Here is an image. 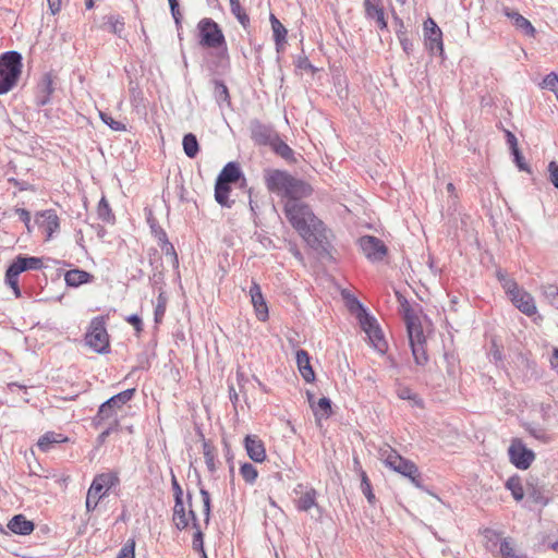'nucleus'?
Segmentation results:
<instances>
[{"mask_svg":"<svg viewBox=\"0 0 558 558\" xmlns=\"http://www.w3.org/2000/svg\"><path fill=\"white\" fill-rule=\"evenodd\" d=\"M118 426H119V421L118 420H114V422L112 421V423L110 424V426H108L106 429H104L97 437V441L99 444H104L107 439V437H109V435L117 430L118 429Z\"/></svg>","mask_w":558,"mask_h":558,"instance_id":"obj_60","label":"nucleus"},{"mask_svg":"<svg viewBox=\"0 0 558 558\" xmlns=\"http://www.w3.org/2000/svg\"><path fill=\"white\" fill-rule=\"evenodd\" d=\"M364 7L365 15L369 20H377L385 13L381 0H364Z\"/></svg>","mask_w":558,"mask_h":558,"instance_id":"obj_37","label":"nucleus"},{"mask_svg":"<svg viewBox=\"0 0 558 558\" xmlns=\"http://www.w3.org/2000/svg\"><path fill=\"white\" fill-rule=\"evenodd\" d=\"M425 345L426 343L410 344L414 362L418 366H424L428 362V355Z\"/></svg>","mask_w":558,"mask_h":558,"instance_id":"obj_39","label":"nucleus"},{"mask_svg":"<svg viewBox=\"0 0 558 558\" xmlns=\"http://www.w3.org/2000/svg\"><path fill=\"white\" fill-rule=\"evenodd\" d=\"M367 337H368L372 345L374 347V349L377 352H379L380 354H384L386 352L387 342L384 338V333H383L381 329L379 328V326H377L375 329L369 331L367 333Z\"/></svg>","mask_w":558,"mask_h":558,"instance_id":"obj_34","label":"nucleus"},{"mask_svg":"<svg viewBox=\"0 0 558 558\" xmlns=\"http://www.w3.org/2000/svg\"><path fill=\"white\" fill-rule=\"evenodd\" d=\"M548 180L558 190V162L553 160L548 163Z\"/></svg>","mask_w":558,"mask_h":558,"instance_id":"obj_57","label":"nucleus"},{"mask_svg":"<svg viewBox=\"0 0 558 558\" xmlns=\"http://www.w3.org/2000/svg\"><path fill=\"white\" fill-rule=\"evenodd\" d=\"M199 494H201V497L203 500V512L205 515V523L208 524L209 519H210V508H211L210 494L207 489H205L203 487L199 489Z\"/></svg>","mask_w":558,"mask_h":558,"instance_id":"obj_54","label":"nucleus"},{"mask_svg":"<svg viewBox=\"0 0 558 558\" xmlns=\"http://www.w3.org/2000/svg\"><path fill=\"white\" fill-rule=\"evenodd\" d=\"M397 296L400 302L404 323L407 326L409 343H426V337L423 331L420 316L412 308L408 300L403 298L399 292H397Z\"/></svg>","mask_w":558,"mask_h":558,"instance_id":"obj_9","label":"nucleus"},{"mask_svg":"<svg viewBox=\"0 0 558 558\" xmlns=\"http://www.w3.org/2000/svg\"><path fill=\"white\" fill-rule=\"evenodd\" d=\"M360 476H361V490L364 494V496L366 497L367 501L371 505H374L375 501H376V497H375V495L373 493L372 485H371V482L368 480V476H367V474L363 470H361Z\"/></svg>","mask_w":558,"mask_h":558,"instance_id":"obj_46","label":"nucleus"},{"mask_svg":"<svg viewBox=\"0 0 558 558\" xmlns=\"http://www.w3.org/2000/svg\"><path fill=\"white\" fill-rule=\"evenodd\" d=\"M296 365L302 378L306 383H313L315 380V372L311 365V357L307 351L300 349L295 354Z\"/></svg>","mask_w":558,"mask_h":558,"instance_id":"obj_21","label":"nucleus"},{"mask_svg":"<svg viewBox=\"0 0 558 558\" xmlns=\"http://www.w3.org/2000/svg\"><path fill=\"white\" fill-rule=\"evenodd\" d=\"M525 429L532 437H534L537 440H541L544 444H547L551 440L550 436L541 426L529 424L526 425Z\"/></svg>","mask_w":558,"mask_h":558,"instance_id":"obj_49","label":"nucleus"},{"mask_svg":"<svg viewBox=\"0 0 558 558\" xmlns=\"http://www.w3.org/2000/svg\"><path fill=\"white\" fill-rule=\"evenodd\" d=\"M272 151L280 156L282 159H284L288 162H295L294 151L293 149L283 142L280 136L277 137V140L274 142V144L270 146Z\"/></svg>","mask_w":558,"mask_h":558,"instance_id":"obj_30","label":"nucleus"},{"mask_svg":"<svg viewBox=\"0 0 558 558\" xmlns=\"http://www.w3.org/2000/svg\"><path fill=\"white\" fill-rule=\"evenodd\" d=\"M126 322L131 324L137 332L143 330V323L137 314H132L126 317Z\"/></svg>","mask_w":558,"mask_h":558,"instance_id":"obj_64","label":"nucleus"},{"mask_svg":"<svg viewBox=\"0 0 558 558\" xmlns=\"http://www.w3.org/2000/svg\"><path fill=\"white\" fill-rule=\"evenodd\" d=\"M283 213L287 220L308 246L315 250L324 247L327 242L326 227L308 204L303 201H286Z\"/></svg>","mask_w":558,"mask_h":558,"instance_id":"obj_1","label":"nucleus"},{"mask_svg":"<svg viewBox=\"0 0 558 558\" xmlns=\"http://www.w3.org/2000/svg\"><path fill=\"white\" fill-rule=\"evenodd\" d=\"M263 178L266 189L286 201L301 202L311 196L314 191L308 182L295 178L284 170L265 169Z\"/></svg>","mask_w":558,"mask_h":558,"instance_id":"obj_2","label":"nucleus"},{"mask_svg":"<svg viewBox=\"0 0 558 558\" xmlns=\"http://www.w3.org/2000/svg\"><path fill=\"white\" fill-rule=\"evenodd\" d=\"M86 344L99 354L109 352V335L106 329L104 317L92 319L88 331L85 336Z\"/></svg>","mask_w":558,"mask_h":558,"instance_id":"obj_10","label":"nucleus"},{"mask_svg":"<svg viewBox=\"0 0 558 558\" xmlns=\"http://www.w3.org/2000/svg\"><path fill=\"white\" fill-rule=\"evenodd\" d=\"M183 150L189 158H195L199 151L197 137L193 133H187L182 141Z\"/></svg>","mask_w":558,"mask_h":558,"instance_id":"obj_35","label":"nucleus"},{"mask_svg":"<svg viewBox=\"0 0 558 558\" xmlns=\"http://www.w3.org/2000/svg\"><path fill=\"white\" fill-rule=\"evenodd\" d=\"M380 456L386 466L404 477H408L415 487H424V480L414 462L403 458L391 447L381 449Z\"/></svg>","mask_w":558,"mask_h":558,"instance_id":"obj_3","label":"nucleus"},{"mask_svg":"<svg viewBox=\"0 0 558 558\" xmlns=\"http://www.w3.org/2000/svg\"><path fill=\"white\" fill-rule=\"evenodd\" d=\"M543 295L551 306L558 310V287L554 284L543 287Z\"/></svg>","mask_w":558,"mask_h":558,"instance_id":"obj_51","label":"nucleus"},{"mask_svg":"<svg viewBox=\"0 0 558 558\" xmlns=\"http://www.w3.org/2000/svg\"><path fill=\"white\" fill-rule=\"evenodd\" d=\"M165 312H166V302H165V300H161V295H159L158 304L155 308V322L156 323H159L162 319Z\"/></svg>","mask_w":558,"mask_h":558,"instance_id":"obj_62","label":"nucleus"},{"mask_svg":"<svg viewBox=\"0 0 558 558\" xmlns=\"http://www.w3.org/2000/svg\"><path fill=\"white\" fill-rule=\"evenodd\" d=\"M22 54L11 50L0 56V95L9 93L22 72Z\"/></svg>","mask_w":558,"mask_h":558,"instance_id":"obj_5","label":"nucleus"},{"mask_svg":"<svg viewBox=\"0 0 558 558\" xmlns=\"http://www.w3.org/2000/svg\"><path fill=\"white\" fill-rule=\"evenodd\" d=\"M134 539H129L121 548L117 558H134Z\"/></svg>","mask_w":558,"mask_h":558,"instance_id":"obj_58","label":"nucleus"},{"mask_svg":"<svg viewBox=\"0 0 558 558\" xmlns=\"http://www.w3.org/2000/svg\"><path fill=\"white\" fill-rule=\"evenodd\" d=\"M8 529L17 535H29L35 524L33 521L26 519L23 514H15L8 523Z\"/></svg>","mask_w":558,"mask_h":558,"instance_id":"obj_23","label":"nucleus"},{"mask_svg":"<svg viewBox=\"0 0 558 558\" xmlns=\"http://www.w3.org/2000/svg\"><path fill=\"white\" fill-rule=\"evenodd\" d=\"M119 483V477L117 474L108 472V473H101L97 474L93 482L90 487L88 488L87 495H86V509L88 512L94 511L100 501L101 498H104L109 489L113 486H116Z\"/></svg>","mask_w":558,"mask_h":558,"instance_id":"obj_8","label":"nucleus"},{"mask_svg":"<svg viewBox=\"0 0 558 558\" xmlns=\"http://www.w3.org/2000/svg\"><path fill=\"white\" fill-rule=\"evenodd\" d=\"M195 533L193 535L192 547L195 551L201 553V558H207L204 549V534L201 530L199 523H194Z\"/></svg>","mask_w":558,"mask_h":558,"instance_id":"obj_44","label":"nucleus"},{"mask_svg":"<svg viewBox=\"0 0 558 558\" xmlns=\"http://www.w3.org/2000/svg\"><path fill=\"white\" fill-rule=\"evenodd\" d=\"M506 488L511 492L512 497L517 501H521L526 494V489L523 488L521 478L518 475H513L507 480Z\"/></svg>","mask_w":558,"mask_h":558,"instance_id":"obj_33","label":"nucleus"},{"mask_svg":"<svg viewBox=\"0 0 558 558\" xmlns=\"http://www.w3.org/2000/svg\"><path fill=\"white\" fill-rule=\"evenodd\" d=\"M100 119L105 124H107L113 131H125V124L114 120L110 114L106 112H100Z\"/></svg>","mask_w":558,"mask_h":558,"instance_id":"obj_55","label":"nucleus"},{"mask_svg":"<svg viewBox=\"0 0 558 558\" xmlns=\"http://www.w3.org/2000/svg\"><path fill=\"white\" fill-rule=\"evenodd\" d=\"M44 267L43 258L36 256L17 255L5 271V283L12 288L16 298L21 296L19 287L20 274L27 270H39Z\"/></svg>","mask_w":558,"mask_h":558,"instance_id":"obj_6","label":"nucleus"},{"mask_svg":"<svg viewBox=\"0 0 558 558\" xmlns=\"http://www.w3.org/2000/svg\"><path fill=\"white\" fill-rule=\"evenodd\" d=\"M269 21H270V24H271L274 40L278 41V44L280 41H287L288 31L281 24V22L274 14H270Z\"/></svg>","mask_w":558,"mask_h":558,"instance_id":"obj_40","label":"nucleus"},{"mask_svg":"<svg viewBox=\"0 0 558 558\" xmlns=\"http://www.w3.org/2000/svg\"><path fill=\"white\" fill-rule=\"evenodd\" d=\"M424 35L426 40H428L429 43L428 45L430 50L439 49L440 51H442V33L432 17H428L424 22Z\"/></svg>","mask_w":558,"mask_h":558,"instance_id":"obj_19","label":"nucleus"},{"mask_svg":"<svg viewBox=\"0 0 558 558\" xmlns=\"http://www.w3.org/2000/svg\"><path fill=\"white\" fill-rule=\"evenodd\" d=\"M162 244H160V248L166 257L170 258V262L173 266L178 267L179 259L175 248L172 243L169 242L167 233H162Z\"/></svg>","mask_w":558,"mask_h":558,"instance_id":"obj_42","label":"nucleus"},{"mask_svg":"<svg viewBox=\"0 0 558 558\" xmlns=\"http://www.w3.org/2000/svg\"><path fill=\"white\" fill-rule=\"evenodd\" d=\"M312 410L317 421L328 418L332 414L331 400L323 397L316 403H312Z\"/></svg>","mask_w":558,"mask_h":558,"instance_id":"obj_28","label":"nucleus"},{"mask_svg":"<svg viewBox=\"0 0 558 558\" xmlns=\"http://www.w3.org/2000/svg\"><path fill=\"white\" fill-rule=\"evenodd\" d=\"M354 302L356 303L357 308L361 311V314L359 316L360 325L367 335L369 331H372L378 326L377 320L375 317H373L366 312L365 307L357 299H354Z\"/></svg>","mask_w":558,"mask_h":558,"instance_id":"obj_31","label":"nucleus"},{"mask_svg":"<svg viewBox=\"0 0 558 558\" xmlns=\"http://www.w3.org/2000/svg\"><path fill=\"white\" fill-rule=\"evenodd\" d=\"M541 87L553 92L558 100V75L555 72H550L544 77Z\"/></svg>","mask_w":558,"mask_h":558,"instance_id":"obj_50","label":"nucleus"},{"mask_svg":"<svg viewBox=\"0 0 558 558\" xmlns=\"http://www.w3.org/2000/svg\"><path fill=\"white\" fill-rule=\"evenodd\" d=\"M496 277L508 295L519 288L518 283L500 269L497 270Z\"/></svg>","mask_w":558,"mask_h":558,"instance_id":"obj_45","label":"nucleus"},{"mask_svg":"<svg viewBox=\"0 0 558 558\" xmlns=\"http://www.w3.org/2000/svg\"><path fill=\"white\" fill-rule=\"evenodd\" d=\"M172 520L178 530H184L189 526V519L185 512L183 499L174 500Z\"/></svg>","mask_w":558,"mask_h":558,"instance_id":"obj_29","label":"nucleus"},{"mask_svg":"<svg viewBox=\"0 0 558 558\" xmlns=\"http://www.w3.org/2000/svg\"><path fill=\"white\" fill-rule=\"evenodd\" d=\"M198 43L208 49L221 50L217 57L228 58V47L221 27L210 17H204L197 23Z\"/></svg>","mask_w":558,"mask_h":558,"instance_id":"obj_4","label":"nucleus"},{"mask_svg":"<svg viewBox=\"0 0 558 558\" xmlns=\"http://www.w3.org/2000/svg\"><path fill=\"white\" fill-rule=\"evenodd\" d=\"M214 84V97L219 107L223 105L230 107L231 98L227 85L220 80H213Z\"/></svg>","mask_w":558,"mask_h":558,"instance_id":"obj_27","label":"nucleus"},{"mask_svg":"<svg viewBox=\"0 0 558 558\" xmlns=\"http://www.w3.org/2000/svg\"><path fill=\"white\" fill-rule=\"evenodd\" d=\"M511 154L513 156V160H514L517 167L521 171H530V168H529L527 163L524 161V158H523L519 147L511 149Z\"/></svg>","mask_w":558,"mask_h":558,"instance_id":"obj_59","label":"nucleus"},{"mask_svg":"<svg viewBox=\"0 0 558 558\" xmlns=\"http://www.w3.org/2000/svg\"><path fill=\"white\" fill-rule=\"evenodd\" d=\"M250 130L252 140L258 145L271 146L279 136L271 125L258 120L251 121Z\"/></svg>","mask_w":558,"mask_h":558,"instance_id":"obj_13","label":"nucleus"},{"mask_svg":"<svg viewBox=\"0 0 558 558\" xmlns=\"http://www.w3.org/2000/svg\"><path fill=\"white\" fill-rule=\"evenodd\" d=\"M203 454L208 471L214 473L216 471V450L214 446H211V444L206 439L203 440Z\"/></svg>","mask_w":558,"mask_h":558,"instance_id":"obj_38","label":"nucleus"},{"mask_svg":"<svg viewBox=\"0 0 558 558\" xmlns=\"http://www.w3.org/2000/svg\"><path fill=\"white\" fill-rule=\"evenodd\" d=\"M444 359L447 364V374L454 377L458 371V357L453 352H445Z\"/></svg>","mask_w":558,"mask_h":558,"instance_id":"obj_52","label":"nucleus"},{"mask_svg":"<svg viewBox=\"0 0 558 558\" xmlns=\"http://www.w3.org/2000/svg\"><path fill=\"white\" fill-rule=\"evenodd\" d=\"M248 292H250L251 302L254 306L257 319L260 322H266L269 316L268 315V306L263 296L259 284L257 282L253 281L252 286L250 287Z\"/></svg>","mask_w":558,"mask_h":558,"instance_id":"obj_15","label":"nucleus"},{"mask_svg":"<svg viewBox=\"0 0 558 558\" xmlns=\"http://www.w3.org/2000/svg\"><path fill=\"white\" fill-rule=\"evenodd\" d=\"M135 388L125 389L110 397L107 401L101 403L97 414L93 418V424L95 425V427H100L102 423L108 420H112L113 422L114 420H118V410H120L124 404L132 400V398L135 395Z\"/></svg>","mask_w":558,"mask_h":558,"instance_id":"obj_7","label":"nucleus"},{"mask_svg":"<svg viewBox=\"0 0 558 558\" xmlns=\"http://www.w3.org/2000/svg\"><path fill=\"white\" fill-rule=\"evenodd\" d=\"M396 392L398 398L410 401L412 407L423 408L422 398L417 393H415L411 388L407 386H400Z\"/></svg>","mask_w":558,"mask_h":558,"instance_id":"obj_36","label":"nucleus"},{"mask_svg":"<svg viewBox=\"0 0 558 558\" xmlns=\"http://www.w3.org/2000/svg\"><path fill=\"white\" fill-rule=\"evenodd\" d=\"M14 214L19 216L26 229L31 231V213L25 208H14Z\"/></svg>","mask_w":558,"mask_h":558,"instance_id":"obj_61","label":"nucleus"},{"mask_svg":"<svg viewBox=\"0 0 558 558\" xmlns=\"http://www.w3.org/2000/svg\"><path fill=\"white\" fill-rule=\"evenodd\" d=\"M499 553L502 558H523V556L517 555L508 538H504L500 542Z\"/></svg>","mask_w":558,"mask_h":558,"instance_id":"obj_53","label":"nucleus"},{"mask_svg":"<svg viewBox=\"0 0 558 558\" xmlns=\"http://www.w3.org/2000/svg\"><path fill=\"white\" fill-rule=\"evenodd\" d=\"M359 244L364 255L373 262L383 260L387 254L384 242L376 236L364 235L360 238Z\"/></svg>","mask_w":558,"mask_h":558,"instance_id":"obj_12","label":"nucleus"},{"mask_svg":"<svg viewBox=\"0 0 558 558\" xmlns=\"http://www.w3.org/2000/svg\"><path fill=\"white\" fill-rule=\"evenodd\" d=\"M35 222L45 229L48 238L59 229V218L53 209L37 213Z\"/></svg>","mask_w":558,"mask_h":558,"instance_id":"obj_17","label":"nucleus"},{"mask_svg":"<svg viewBox=\"0 0 558 558\" xmlns=\"http://www.w3.org/2000/svg\"><path fill=\"white\" fill-rule=\"evenodd\" d=\"M68 438L60 433L47 432L37 441V447L43 452H48L61 442L66 441Z\"/></svg>","mask_w":558,"mask_h":558,"instance_id":"obj_24","label":"nucleus"},{"mask_svg":"<svg viewBox=\"0 0 558 558\" xmlns=\"http://www.w3.org/2000/svg\"><path fill=\"white\" fill-rule=\"evenodd\" d=\"M229 1H230L231 13L236 17L239 23L244 28H247V26L250 25V17L245 13V11L242 9L240 0H229Z\"/></svg>","mask_w":558,"mask_h":558,"instance_id":"obj_41","label":"nucleus"},{"mask_svg":"<svg viewBox=\"0 0 558 558\" xmlns=\"http://www.w3.org/2000/svg\"><path fill=\"white\" fill-rule=\"evenodd\" d=\"M526 496L537 505L546 506L548 504V498L544 496L542 489L537 486L529 485L526 487Z\"/></svg>","mask_w":558,"mask_h":558,"instance_id":"obj_47","label":"nucleus"},{"mask_svg":"<svg viewBox=\"0 0 558 558\" xmlns=\"http://www.w3.org/2000/svg\"><path fill=\"white\" fill-rule=\"evenodd\" d=\"M240 474L243 477V480L247 484H251V485L255 483V481L258 476V472H257L256 468L252 463H248V462H245L241 465Z\"/></svg>","mask_w":558,"mask_h":558,"instance_id":"obj_48","label":"nucleus"},{"mask_svg":"<svg viewBox=\"0 0 558 558\" xmlns=\"http://www.w3.org/2000/svg\"><path fill=\"white\" fill-rule=\"evenodd\" d=\"M231 192L230 184L226 183L219 179H216L215 183V199L222 207L231 208L233 205V201L229 199V194Z\"/></svg>","mask_w":558,"mask_h":558,"instance_id":"obj_26","label":"nucleus"},{"mask_svg":"<svg viewBox=\"0 0 558 558\" xmlns=\"http://www.w3.org/2000/svg\"><path fill=\"white\" fill-rule=\"evenodd\" d=\"M512 303L525 315L532 316L536 313V305L532 295L520 288L511 293Z\"/></svg>","mask_w":558,"mask_h":558,"instance_id":"obj_16","label":"nucleus"},{"mask_svg":"<svg viewBox=\"0 0 558 558\" xmlns=\"http://www.w3.org/2000/svg\"><path fill=\"white\" fill-rule=\"evenodd\" d=\"M317 492L313 487L306 489V492L298 499L296 508L299 511H308L313 507L317 506L316 502Z\"/></svg>","mask_w":558,"mask_h":558,"instance_id":"obj_32","label":"nucleus"},{"mask_svg":"<svg viewBox=\"0 0 558 558\" xmlns=\"http://www.w3.org/2000/svg\"><path fill=\"white\" fill-rule=\"evenodd\" d=\"M505 15L511 20L514 27L519 31H521L524 35L529 37H534L536 29L532 25V23L525 19L523 15H521L519 12L511 10L509 8L504 9Z\"/></svg>","mask_w":558,"mask_h":558,"instance_id":"obj_20","label":"nucleus"},{"mask_svg":"<svg viewBox=\"0 0 558 558\" xmlns=\"http://www.w3.org/2000/svg\"><path fill=\"white\" fill-rule=\"evenodd\" d=\"M53 90V76L51 73H45L36 87V105L39 107L48 105Z\"/></svg>","mask_w":558,"mask_h":558,"instance_id":"obj_14","label":"nucleus"},{"mask_svg":"<svg viewBox=\"0 0 558 558\" xmlns=\"http://www.w3.org/2000/svg\"><path fill=\"white\" fill-rule=\"evenodd\" d=\"M109 31L114 35L121 37L124 31V22L120 19H116L113 16L109 17Z\"/></svg>","mask_w":558,"mask_h":558,"instance_id":"obj_56","label":"nucleus"},{"mask_svg":"<svg viewBox=\"0 0 558 558\" xmlns=\"http://www.w3.org/2000/svg\"><path fill=\"white\" fill-rule=\"evenodd\" d=\"M93 279V276L82 269L75 268L65 272L64 280L69 287L77 288L81 284L88 283Z\"/></svg>","mask_w":558,"mask_h":558,"instance_id":"obj_25","label":"nucleus"},{"mask_svg":"<svg viewBox=\"0 0 558 558\" xmlns=\"http://www.w3.org/2000/svg\"><path fill=\"white\" fill-rule=\"evenodd\" d=\"M97 215H98V218L105 222H113L114 221V215L112 214L110 205L105 196H102L98 203Z\"/></svg>","mask_w":558,"mask_h":558,"instance_id":"obj_43","label":"nucleus"},{"mask_svg":"<svg viewBox=\"0 0 558 558\" xmlns=\"http://www.w3.org/2000/svg\"><path fill=\"white\" fill-rule=\"evenodd\" d=\"M217 179H219L226 183H229V184L236 183L241 179H242V183H245V181H246L244 178V174L241 170L240 165L235 161L228 162L222 168V170L218 174ZM241 186H243V184H241Z\"/></svg>","mask_w":558,"mask_h":558,"instance_id":"obj_22","label":"nucleus"},{"mask_svg":"<svg viewBox=\"0 0 558 558\" xmlns=\"http://www.w3.org/2000/svg\"><path fill=\"white\" fill-rule=\"evenodd\" d=\"M510 462L519 470H526L535 460V453L520 438H513L508 449Z\"/></svg>","mask_w":558,"mask_h":558,"instance_id":"obj_11","label":"nucleus"},{"mask_svg":"<svg viewBox=\"0 0 558 558\" xmlns=\"http://www.w3.org/2000/svg\"><path fill=\"white\" fill-rule=\"evenodd\" d=\"M393 22L396 24V35H397V37L400 38V37L407 36V28L404 26L403 21L399 16L395 15L393 16Z\"/></svg>","mask_w":558,"mask_h":558,"instance_id":"obj_63","label":"nucleus"},{"mask_svg":"<svg viewBox=\"0 0 558 558\" xmlns=\"http://www.w3.org/2000/svg\"><path fill=\"white\" fill-rule=\"evenodd\" d=\"M244 447L250 459L254 462H263L266 458V450L263 441L254 435H247L244 438Z\"/></svg>","mask_w":558,"mask_h":558,"instance_id":"obj_18","label":"nucleus"}]
</instances>
